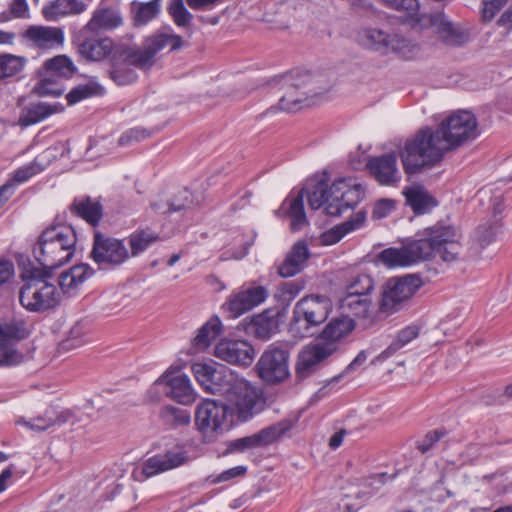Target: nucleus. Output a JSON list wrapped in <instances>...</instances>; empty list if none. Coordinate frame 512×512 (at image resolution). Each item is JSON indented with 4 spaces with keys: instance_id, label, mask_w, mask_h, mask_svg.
Returning a JSON list of instances; mask_svg holds the SVG:
<instances>
[{
    "instance_id": "aec40b11",
    "label": "nucleus",
    "mask_w": 512,
    "mask_h": 512,
    "mask_svg": "<svg viewBox=\"0 0 512 512\" xmlns=\"http://www.w3.org/2000/svg\"><path fill=\"white\" fill-rule=\"evenodd\" d=\"M26 330L16 323L0 324V366L20 363L23 355L14 348V342L24 339Z\"/></svg>"
},
{
    "instance_id": "39448f33",
    "label": "nucleus",
    "mask_w": 512,
    "mask_h": 512,
    "mask_svg": "<svg viewBox=\"0 0 512 512\" xmlns=\"http://www.w3.org/2000/svg\"><path fill=\"white\" fill-rule=\"evenodd\" d=\"M53 274L45 269L27 267L20 274L23 282L19 290V302L29 312H45L55 308L61 299L57 287L49 282Z\"/></svg>"
},
{
    "instance_id": "0eeeda50",
    "label": "nucleus",
    "mask_w": 512,
    "mask_h": 512,
    "mask_svg": "<svg viewBox=\"0 0 512 512\" xmlns=\"http://www.w3.org/2000/svg\"><path fill=\"white\" fill-rule=\"evenodd\" d=\"M226 397L232 404L238 420L246 422L265 407L262 391L243 377L237 376Z\"/></svg>"
},
{
    "instance_id": "6e6552de",
    "label": "nucleus",
    "mask_w": 512,
    "mask_h": 512,
    "mask_svg": "<svg viewBox=\"0 0 512 512\" xmlns=\"http://www.w3.org/2000/svg\"><path fill=\"white\" fill-rule=\"evenodd\" d=\"M286 86L284 94L279 99V109L285 112H296L304 107L315 104L314 98L321 95L317 91L309 73L294 74L283 78Z\"/></svg>"
},
{
    "instance_id": "dca6fc26",
    "label": "nucleus",
    "mask_w": 512,
    "mask_h": 512,
    "mask_svg": "<svg viewBox=\"0 0 512 512\" xmlns=\"http://www.w3.org/2000/svg\"><path fill=\"white\" fill-rule=\"evenodd\" d=\"M288 350L278 345H271L256 364L259 377L266 383L275 384L289 375Z\"/></svg>"
},
{
    "instance_id": "f03ea898",
    "label": "nucleus",
    "mask_w": 512,
    "mask_h": 512,
    "mask_svg": "<svg viewBox=\"0 0 512 512\" xmlns=\"http://www.w3.org/2000/svg\"><path fill=\"white\" fill-rule=\"evenodd\" d=\"M462 252L457 230L437 223L417 234V238L401 248H387L378 255V261L389 268L409 266L439 256L444 262H454Z\"/></svg>"
},
{
    "instance_id": "1a4fd4ad",
    "label": "nucleus",
    "mask_w": 512,
    "mask_h": 512,
    "mask_svg": "<svg viewBox=\"0 0 512 512\" xmlns=\"http://www.w3.org/2000/svg\"><path fill=\"white\" fill-rule=\"evenodd\" d=\"M228 407L223 402L206 399L195 411V426L205 442L218 439L227 429Z\"/></svg>"
},
{
    "instance_id": "de8ad7c7",
    "label": "nucleus",
    "mask_w": 512,
    "mask_h": 512,
    "mask_svg": "<svg viewBox=\"0 0 512 512\" xmlns=\"http://www.w3.org/2000/svg\"><path fill=\"white\" fill-rule=\"evenodd\" d=\"M65 90L61 79L42 71L41 78L35 86V91L41 96H60Z\"/></svg>"
},
{
    "instance_id": "9d476101",
    "label": "nucleus",
    "mask_w": 512,
    "mask_h": 512,
    "mask_svg": "<svg viewBox=\"0 0 512 512\" xmlns=\"http://www.w3.org/2000/svg\"><path fill=\"white\" fill-rule=\"evenodd\" d=\"M90 258L100 270H113L130 258V252L124 239L95 231Z\"/></svg>"
},
{
    "instance_id": "e2e57ef3",
    "label": "nucleus",
    "mask_w": 512,
    "mask_h": 512,
    "mask_svg": "<svg viewBox=\"0 0 512 512\" xmlns=\"http://www.w3.org/2000/svg\"><path fill=\"white\" fill-rule=\"evenodd\" d=\"M503 6V0H492L490 2H486L483 8V19L485 21H490L494 18L495 14L501 9Z\"/></svg>"
},
{
    "instance_id": "c85d7f7f",
    "label": "nucleus",
    "mask_w": 512,
    "mask_h": 512,
    "mask_svg": "<svg viewBox=\"0 0 512 512\" xmlns=\"http://www.w3.org/2000/svg\"><path fill=\"white\" fill-rule=\"evenodd\" d=\"M95 271L88 264L74 265L59 277V286L63 293L76 294L86 280L94 275Z\"/></svg>"
},
{
    "instance_id": "a19ab883",
    "label": "nucleus",
    "mask_w": 512,
    "mask_h": 512,
    "mask_svg": "<svg viewBox=\"0 0 512 512\" xmlns=\"http://www.w3.org/2000/svg\"><path fill=\"white\" fill-rule=\"evenodd\" d=\"M222 323L218 317L211 318L199 330L192 341L197 350L206 349L221 333Z\"/></svg>"
},
{
    "instance_id": "c756f323",
    "label": "nucleus",
    "mask_w": 512,
    "mask_h": 512,
    "mask_svg": "<svg viewBox=\"0 0 512 512\" xmlns=\"http://www.w3.org/2000/svg\"><path fill=\"white\" fill-rule=\"evenodd\" d=\"M281 210L290 219V228L292 231H301L308 225V219L304 209L303 191L296 195L292 193L283 201Z\"/></svg>"
},
{
    "instance_id": "a878e982",
    "label": "nucleus",
    "mask_w": 512,
    "mask_h": 512,
    "mask_svg": "<svg viewBox=\"0 0 512 512\" xmlns=\"http://www.w3.org/2000/svg\"><path fill=\"white\" fill-rule=\"evenodd\" d=\"M355 328V322L349 317L332 319L324 328L317 342L322 346L333 347V353L339 349L340 341L349 335Z\"/></svg>"
},
{
    "instance_id": "680f3d73",
    "label": "nucleus",
    "mask_w": 512,
    "mask_h": 512,
    "mask_svg": "<svg viewBox=\"0 0 512 512\" xmlns=\"http://www.w3.org/2000/svg\"><path fill=\"white\" fill-rule=\"evenodd\" d=\"M247 468L245 466H236L230 468L228 470L223 471L219 474L215 479L212 480L213 483H220L231 480L235 477L242 476L246 473Z\"/></svg>"
},
{
    "instance_id": "13d9d810",
    "label": "nucleus",
    "mask_w": 512,
    "mask_h": 512,
    "mask_svg": "<svg viewBox=\"0 0 512 512\" xmlns=\"http://www.w3.org/2000/svg\"><path fill=\"white\" fill-rule=\"evenodd\" d=\"M51 414L53 412L47 411L45 416H39L31 419L30 421H24V424L32 430L44 431L52 425H55V417Z\"/></svg>"
},
{
    "instance_id": "412c9836",
    "label": "nucleus",
    "mask_w": 512,
    "mask_h": 512,
    "mask_svg": "<svg viewBox=\"0 0 512 512\" xmlns=\"http://www.w3.org/2000/svg\"><path fill=\"white\" fill-rule=\"evenodd\" d=\"M214 353L225 362L244 367L250 366L255 358L253 346L245 340H221Z\"/></svg>"
},
{
    "instance_id": "3c124183",
    "label": "nucleus",
    "mask_w": 512,
    "mask_h": 512,
    "mask_svg": "<svg viewBox=\"0 0 512 512\" xmlns=\"http://www.w3.org/2000/svg\"><path fill=\"white\" fill-rule=\"evenodd\" d=\"M26 59L12 54H0V79L18 74L24 67Z\"/></svg>"
},
{
    "instance_id": "338daca9",
    "label": "nucleus",
    "mask_w": 512,
    "mask_h": 512,
    "mask_svg": "<svg viewBox=\"0 0 512 512\" xmlns=\"http://www.w3.org/2000/svg\"><path fill=\"white\" fill-rule=\"evenodd\" d=\"M393 208V203L390 200H381L378 202L373 210V216L375 218L385 217Z\"/></svg>"
},
{
    "instance_id": "bf43d9fd",
    "label": "nucleus",
    "mask_w": 512,
    "mask_h": 512,
    "mask_svg": "<svg viewBox=\"0 0 512 512\" xmlns=\"http://www.w3.org/2000/svg\"><path fill=\"white\" fill-rule=\"evenodd\" d=\"M149 136L147 130L143 128H132L121 135L119 138V144L129 145L133 142H139Z\"/></svg>"
},
{
    "instance_id": "c03bdc74",
    "label": "nucleus",
    "mask_w": 512,
    "mask_h": 512,
    "mask_svg": "<svg viewBox=\"0 0 512 512\" xmlns=\"http://www.w3.org/2000/svg\"><path fill=\"white\" fill-rule=\"evenodd\" d=\"M167 12L177 27L192 34L193 15L185 7L183 0H169Z\"/></svg>"
},
{
    "instance_id": "393cba45",
    "label": "nucleus",
    "mask_w": 512,
    "mask_h": 512,
    "mask_svg": "<svg viewBox=\"0 0 512 512\" xmlns=\"http://www.w3.org/2000/svg\"><path fill=\"white\" fill-rule=\"evenodd\" d=\"M333 354V347H322L318 342L308 346L299 353L296 364V375L299 379H305L314 373L319 364Z\"/></svg>"
},
{
    "instance_id": "cd10ccee",
    "label": "nucleus",
    "mask_w": 512,
    "mask_h": 512,
    "mask_svg": "<svg viewBox=\"0 0 512 512\" xmlns=\"http://www.w3.org/2000/svg\"><path fill=\"white\" fill-rule=\"evenodd\" d=\"M310 257V251L305 241L296 242L286 255L285 260L278 266V274L283 278L293 277L300 273Z\"/></svg>"
},
{
    "instance_id": "2f4dec72",
    "label": "nucleus",
    "mask_w": 512,
    "mask_h": 512,
    "mask_svg": "<svg viewBox=\"0 0 512 512\" xmlns=\"http://www.w3.org/2000/svg\"><path fill=\"white\" fill-rule=\"evenodd\" d=\"M366 219V212L359 211L349 220L332 227L322 233L320 242L322 245H333L339 242L348 233L360 228Z\"/></svg>"
},
{
    "instance_id": "58836bf2",
    "label": "nucleus",
    "mask_w": 512,
    "mask_h": 512,
    "mask_svg": "<svg viewBox=\"0 0 512 512\" xmlns=\"http://www.w3.org/2000/svg\"><path fill=\"white\" fill-rule=\"evenodd\" d=\"M381 2L388 8L406 12L407 16L413 22L412 28L418 31L423 30L424 22L419 23L418 20L427 15L419 13L420 4L418 0H382Z\"/></svg>"
},
{
    "instance_id": "6e6d98bb",
    "label": "nucleus",
    "mask_w": 512,
    "mask_h": 512,
    "mask_svg": "<svg viewBox=\"0 0 512 512\" xmlns=\"http://www.w3.org/2000/svg\"><path fill=\"white\" fill-rule=\"evenodd\" d=\"M254 334L257 338L268 339L277 328V321L273 318L259 316L253 323Z\"/></svg>"
},
{
    "instance_id": "49530a36",
    "label": "nucleus",
    "mask_w": 512,
    "mask_h": 512,
    "mask_svg": "<svg viewBox=\"0 0 512 512\" xmlns=\"http://www.w3.org/2000/svg\"><path fill=\"white\" fill-rule=\"evenodd\" d=\"M301 191H303V194H307L309 206L314 210L319 209L323 205L326 207L332 201L330 189L328 190V184L324 179L316 181L311 189L307 187Z\"/></svg>"
},
{
    "instance_id": "09e8293b",
    "label": "nucleus",
    "mask_w": 512,
    "mask_h": 512,
    "mask_svg": "<svg viewBox=\"0 0 512 512\" xmlns=\"http://www.w3.org/2000/svg\"><path fill=\"white\" fill-rule=\"evenodd\" d=\"M419 335V329L417 326H408L402 329L396 339L380 354L382 359H387L395 354L398 350L403 348L405 345L410 343Z\"/></svg>"
},
{
    "instance_id": "4c0bfd02",
    "label": "nucleus",
    "mask_w": 512,
    "mask_h": 512,
    "mask_svg": "<svg viewBox=\"0 0 512 512\" xmlns=\"http://www.w3.org/2000/svg\"><path fill=\"white\" fill-rule=\"evenodd\" d=\"M162 0H151L148 2L133 1L131 3V12L134 24L136 26L146 25L156 18L161 9Z\"/></svg>"
},
{
    "instance_id": "8fccbe9b",
    "label": "nucleus",
    "mask_w": 512,
    "mask_h": 512,
    "mask_svg": "<svg viewBox=\"0 0 512 512\" xmlns=\"http://www.w3.org/2000/svg\"><path fill=\"white\" fill-rule=\"evenodd\" d=\"M160 418L165 425L183 426L190 423L191 416L187 410L167 405L161 408Z\"/></svg>"
},
{
    "instance_id": "a18cd8bd",
    "label": "nucleus",
    "mask_w": 512,
    "mask_h": 512,
    "mask_svg": "<svg viewBox=\"0 0 512 512\" xmlns=\"http://www.w3.org/2000/svg\"><path fill=\"white\" fill-rule=\"evenodd\" d=\"M192 204V194L188 190H183L171 202H153L151 208L156 212L165 214L181 212L190 208Z\"/></svg>"
},
{
    "instance_id": "b1692460",
    "label": "nucleus",
    "mask_w": 512,
    "mask_h": 512,
    "mask_svg": "<svg viewBox=\"0 0 512 512\" xmlns=\"http://www.w3.org/2000/svg\"><path fill=\"white\" fill-rule=\"evenodd\" d=\"M156 384L164 385L165 395L182 405H190L196 399L190 379L185 374L163 375L156 381Z\"/></svg>"
},
{
    "instance_id": "052dcab7",
    "label": "nucleus",
    "mask_w": 512,
    "mask_h": 512,
    "mask_svg": "<svg viewBox=\"0 0 512 512\" xmlns=\"http://www.w3.org/2000/svg\"><path fill=\"white\" fill-rule=\"evenodd\" d=\"M444 434V432L439 430L427 433L425 437L418 442L417 448L422 453L428 452L434 446V444L437 443L444 436Z\"/></svg>"
},
{
    "instance_id": "4be33fe9",
    "label": "nucleus",
    "mask_w": 512,
    "mask_h": 512,
    "mask_svg": "<svg viewBox=\"0 0 512 512\" xmlns=\"http://www.w3.org/2000/svg\"><path fill=\"white\" fill-rule=\"evenodd\" d=\"M268 293L263 286H251L230 295L225 306L236 318L260 305L266 299Z\"/></svg>"
},
{
    "instance_id": "e433bc0d",
    "label": "nucleus",
    "mask_w": 512,
    "mask_h": 512,
    "mask_svg": "<svg viewBox=\"0 0 512 512\" xmlns=\"http://www.w3.org/2000/svg\"><path fill=\"white\" fill-rule=\"evenodd\" d=\"M60 110L59 105H51L45 102L32 103L22 112L19 122L22 126L27 127L43 121Z\"/></svg>"
},
{
    "instance_id": "4468645a",
    "label": "nucleus",
    "mask_w": 512,
    "mask_h": 512,
    "mask_svg": "<svg viewBox=\"0 0 512 512\" xmlns=\"http://www.w3.org/2000/svg\"><path fill=\"white\" fill-rule=\"evenodd\" d=\"M297 423L295 418H285L275 424L261 429L259 432L232 440L228 444L230 451L245 450L268 446L286 435Z\"/></svg>"
},
{
    "instance_id": "69168bd1",
    "label": "nucleus",
    "mask_w": 512,
    "mask_h": 512,
    "mask_svg": "<svg viewBox=\"0 0 512 512\" xmlns=\"http://www.w3.org/2000/svg\"><path fill=\"white\" fill-rule=\"evenodd\" d=\"M14 276V265L11 261H0V286L7 283Z\"/></svg>"
},
{
    "instance_id": "6ab92c4d",
    "label": "nucleus",
    "mask_w": 512,
    "mask_h": 512,
    "mask_svg": "<svg viewBox=\"0 0 512 512\" xmlns=\"http://www.w3.org/2000/svg\"><path fill=\"white\" fill-rule=\"evenodd\" d=\"M418 22H424L423 29L434 27L441 39L448 45L461 46L469 41L468 31L454 25L441 12L423 16L419 18Z\"/></svg>"
},
{
    "instance_id": "79ce46f5",
    "label": "nucleus",
    "mask_w": 512,
    "mask_h": 512,
    "mask_svg": "<svg viewBox=\"0 0 512 512\" xmlns=\"http://www.w3.org/2000/svg\"><path fill=\"white\" fill-rule=\"evenodd\" d=\"M104 92V87L95 78H91L88 82L72 88L66 95V99L69 105H74L84 99L103 95Z\"/></svg>"
},
{
    "instance_id": "bb28decb",
    "label": "nucleus",
    "mask_w": 512,
    "mask_h": 512,
    "mask_svg": "<svg viewBox=\"0 0 512 512\" xmlns=\"http://www.w3.org/2000/svg\"><path fill=\"white\" fill-rule=\"evenodd\" d=\"M25 37L39 49H54L64 43V31L59 27L30 26Z\"/></svg>"
},
{
    "instance_id": "f8f14e48",
    "label": "nucleus",
    "mask_w": 512,
    "mask_h": 512,
    "mask_svg": "<svg viewBox=\"0 0 512 512\" xmlns=\"http://www.w3.org/2000/svg\"><path fill=\"white\" fill-rule=\"evenodd\" d=\"M422 286V279L415 274L391 278L384 287L380 310L386 313L398 311Z\"/></svg>"
},
{
    "instance_id": "2eb2a0df",
    "label": "nucleus",
    "mask_w": 512,
    "mask_h": 512,
    "mask_svg": "<svg viewBox=\"0 0 512 512\" xmlns=\"http://www.w3.org/2000/svg\"><path fill=\"white\" fill-rule=\"evenodd\" d=\"M356 41L366 49L379 52L406 54L410 51V41L399 34H388L376 28H363L356 34Z\"/></svg>"
},
{
    "instance_id": "f3484780",
    "label": "nucleus",
    "mask_w": 512,
    "mask_h": 512,
    "mask_svg": "<svg viewBox=\"0 0 512 512\" xmlns=\"http://www.w3.org/2000/svg\"><path fill=\"white\" fill-rule=\"evenodd\" d=\"M332 201L325 207V212L331 216H338L344 210L353 208L362 197L359 184H352L351 180L339 178L330 187Z\"/></svg>"
},
{
    "instance_id": "0e129e2a",
    "label": "nucleus",
    "mask_w": 512,
    "mask_h": 512,
    "mask_svg": "<svg viewBox=\"0 0 512 512\" xmlns=\"http://www.w3.org/2000/svg\"><path fill=\"white\" fill-rule=\"evenodd\" d=\"M10 11L15 18H25L28 16V5L26 0H12Z\"/></svg>"
},
{
    "instance_id": "f704fd0d",
    "label": "nucleus",
    "mask_w": 512,
    "mask_h": 512,
    "mask_svg": "<svg viewBox=\"0 0 512 512\" xmlns=\"http://www.w3.org/2000/svg\"><path fill=\"white\" fill-rule=\"evenodd\" d=\"M344 317L369 318L373 312L372 301L369 296L346 294L340 301Z\"/></svg>"
},
{
    "instance_id": "5701e85b",
    "label": "nucleus",
    "mask_w": 512,
    "mask_h": 512,
    "mask_svg": "<svg viewBox=\"0 0 512 512\" xmlns=\"http://www.w3.org/2000/svg\"><path fill=\"white\" fill-rule=\"evenodd\" d=\"M367 169L381 185L394 186L401 180V173L397 164V155L394 153H387L370 158L367 162Z\"/></svg>"
},
{
    "instance_id": "7ed1b4c3",
    "label": "nucleus",
    "mask_w": 512,
    "mask_h": 512,
    "mask_svg": "<svg viewBox=\"0 0 512 512\" xmlns=\"http://www.w3.org/2000/svg\"><path fill=\"white\" fill-rule=\"evenodd\" d=\"M183 45L180 35L174 33H159L147 38L142 47H130L118 44L110 70L111 79L118 85H128L137 79V73L130 67L147 70L154 64L155 55L169 46L177 50Z\"/></svg>"
},
{
    "instance_id": "423d86ee",
    "label": "nucleus",
    "mask_w": 512,
    "mask_h": 512,
    "mask_svg": "<svg viewBox=\"0 0 512 512\" xmlns=\"http://www.w3.org/2000/svg\"><path fill=\"white\" fill-rule=\"evenodd\" d=\"M331 310V300L326 296L310 295L300 299L293 309L290 331L300 338L309 335L310 328L325 322Z\"/></svg>"
},
{
    "instance_id": "774afa93",
    "label": "nucleus",
    "mask_w": 512,
    "mask_h": 512,
    "mask_svg": "<svg viewBox=\"0 0 512 512\" xmlns=\"http://www.w3.org/2000/svg\"><path fill=\"white\" fill-rule=\"evenodd\" d=\"M15 189L14 182L9 181L0 187V208L12 197Z\"/></svg>"
},
{
    "instance_id": "473e14b6",
    "label": "nucleus",
    "mask_w": 512,
    "mask_h": 512,
    "mask_svg": "<svg viewBox=\"0 0 512 512\" xmlns=\"http://www.w3.org/2000/svg\"><path fill=\"white\" fill-rule=\"evenodd\" d=\"M86 5L79 0H54L42 9L44 18L48 21H57L62 17L80 14Z\"/></svg>"
},
{
    "instance_id": "603ef678",
    "label": "nucleus",
    "mask_w": 512,
    "mask_h": 512,
    "mask_svg": "<svg viewBox=\"0 0 512 512\" xmlns=\"http://www.w3.org/2000/svg\"><path fill=\"white\" fill-rule=\"evenodd\" d=\"M88 417L81 409H63L56 413L55 425L81 426Z\"/></svg>"
},
{
    "instance_id": "f257e3e1",
    "label": "nucleus",
    "mask_w": 512,
    "mask_h": 512,
    "mask_svg": "<svg viewBox=\"0 0 512 512\" xmlns=\"http://www.w3.org/2000/svg\"><path fill=\"white\" fill-rule=\"evenodd\" d=\"M477 121L466 110L458 111L433 131L418 130L399 146V157L407 175H416L438 165L446 151L476 136Z\"/></svg>"
},
{
    "instance_id": "ddd939ff",
    "label": "nucleus",
    "mask_w": 512,
    "mask_h": 512,
    "mask_svg": "<svg viewBox=\"0 0 512 512\" xmlns=\"http://www.w3.org/2000/svg\"><path fill=\"white\" fill-rule=\"evenodd\" d=\"M192 372L200 386L211 394L226 395L238 376L226 366L216 362H197Z\"/></svg>"
},
{
    "instance_id": "7c9ffc66",
    "label": "nucleus",
    "mask_w": 512,
    "mask_h": 512,
    "mask_svg": "<svg viewBox=\"0 0 512 512\" xmlns=\"http://www.w3.org/2000/svg\"><path fill=\"white\" fill-rule=\"evenodd\" d=\"M72 214L96 227L103 217V207L99 200L89 196L75 198L70 206Z\"/></svg>"
},
{
    "instance_id": "20e7f679",
    "label": "nucleus",
    "mask_w": 512,
    "mask_h": 512,
    "mask_svg": "<svg viewBox=\"0 0 512 512\" xmlns=\"http://www.w3.org/2000/svg\"><path fill=\"white\" fill-rule=\"evenodd\" d=\"M76 232L71 226L59 225L45 229L35 244L33 253L40 267L53 271L68 263L75 253Z\"/></svg>"
},
{
    "instance_id": "4d7b16f0",
    "label": "nucleus",
    "mask_w": 512,
    "mask_h": 512,
    "mask_svg": "<svg viewBox=\"0 0 512 512\" xmlns=\"http://www.w3.org/2000/svg\"><path fill=\"white\" fill-rule=\"evenodd\" d=\"M85 328L81 323H76L69 331L68 337L60 344L61 349L70 350L80 347L85 343Z\"/></svg>"
},
{
    "instance_id": "5fc2aeb1",
    "label": "nucleus",
    "mask_w": 512,
    "mask_h": 512,
    "mask_svg": "<svg viewBox=\"0 0 512 512\" xmlns=\"http://www.w3.org/2000/svg\"><path fill=\"white\" fill-rule=\"evenodd\" d=\"M44 167L39 162L38 158H35L32 162L19 167L8 180L14 182V187L28 181L34 175L40 173Z\"/></svg>"
},
{
    "instance_id": "72a5a7b5",
    "label": "nucleus",
    "mask_w": 512,
    "mask_h": 512,
    "mask_svg": "<svg viewBox=\"0 0 512 512\" xmlns=\"http://www.w3.org/2000/svg\"><path fill=\"white\" fill-rule=\"evenodd\" d=\"M123 24V17L118 9L98 8L85 27L98 32V30H113Z\"/></svg>"
},
{
    "instance_id": "ea45409f",
    "label": "nucleus",
    "mask_w": 512,
    "mask_h": 512,
    "mask_svg": "<svg viewBox=\"0 0 512 512\" xmlns=\"http://www.w3.org/2000/svg\"><path fill=\"white\" fill-rule=\"evenodd\" d=\"M43 70L64 81L74 75L76 67L68 56L58 55L46 61Z\"/></svg>"
},
{
    "instance_id": "a211bd4d",
    "label": "nucleus",
    "mask_w": 512,
    "mask_h": 512,
    "mask_svg": "<svg viewBox=\"0 0 512 512\" xmlns=\"http://www.w3.org/2000/svg\"><path fill=\"white\" fill-rule=\"evenodd\" d=\"M190 461L188 450L181 445H176L164 453L156 454L146 459L141 467L145 478H150L160 473L178 468Z\"/></svg>"
},
{
    "instance_id": "9b49d317",
    "label": "nucleus",
    "mask_w": 512,
    "mask_h": 512,
    "mask_svg": "<svg viewBox=\"0 0 512 512\" xmlns=\"http://www.w3.org/2000/svg\"><path fill=\"white\" fill-rule=\"evenodd\" d=\"M73 45L78 55L85 61L101 62L109 59L111 68L113 67V58L118 45L111 38L84 26L74 36Z\"/></svg>"
},
{
    "instance_id": "37998d69",
    "label": "nucleus",
    "mask_w": 512,
    "mask_h": 512,
    "mask_svg": "<svg viewBox=\"0 0 512 512\" xmlns=\"http://www.w3.org/2000/svg\"><path fill=\"white\" fill-rule=\"evenodd\" d=\"M128 239L131 249L130 256L137 257L156 242L159 235L150 229H142L134 231Z\"/></svg>"
},
{
    "instance_id": "864d4df0",
    "label": "nucleus",
    "mask_w": 512,
    "mask_h": 512,
    "mask_svg": "<svg viewBox=\"0 0 512 512\" xmlns=\"http://www.w3.org/2000/svg\"><path fill=\"white\" fill-rule=\"evenodd\" d=\"M346 289L348 294L369 296L374 289V281L367 274H359L351 279Z\"/></svg>"
},
{
    "instance_id": "c9c22d12",
    "label": "nucleus",
    "mask_w": 512,
    "mask_h": 512,
    "mask_svg": "<svg viewBox=\"0 0 512 512\" xmlns=\"http://www.w3.org/2000/svg\"><path fill=\"white\" fill-rule=\"evenodd\" d=\"M404 195L406 203L417 215L427 213L437 206L436 199L422 186L411 187Z\"/></svg>"
}]
</instances>
